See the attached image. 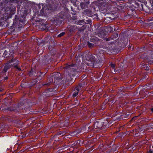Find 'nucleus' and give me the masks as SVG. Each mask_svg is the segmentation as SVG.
<instances>
[{
	"mask_svg": "<svg viewBox=\"0 0 153 153\" xmlns=\"http://www.w3.org/2000/svg\"><path fill=\"white\" fill-rule=\"evenodd\" d=\"M18 60H15L14 59H12L10 61H9V63H6L3 70L1 73H5L7 71L8 69L11 67V65H13L14 67L16 68L18 71H21V68L18 67L17 65H18Z\"/></svg>",
	"mask_w": 153,
	"mask_h": 153,
	"instance_id": "obj_1",
	"label": "nucleus"
},
{
	"mask_svg": "<svg viewBox=\"0 0 153 153\" xmlns=\"http://www.w3.org/2000/svg\"><path fill=\"white\" fill-rule=\"evenodd\" d=\"M85 58L87 62L85 63L84 65L89 66H93L94 61V57L91 56L90 54L88 53L86 54L85 56Z\"/></svg>",
	"mask_w": 153,
	"mask_h": 153,
	"instance_id": "obj_2",
	"label": "nucleus"
},
{
	"mask_svg": "<svg viewBox=\"0 0 153 153\" xmlns=\"http://www.w3.org/2000/svg\"><path fill=\"white\" fill-rule=\"evenodd\" d=\"M46 6V4H43L42 3L38 5V7L39 9L41 8V7H42V9L40 11V14L41 16H45L46 15L45 10H46L47 8L45 7Z\"/></svg>",
	"mask_w": 153,
	"mask_h": 153,
	"instance_id": "obj_3",
	"label": "nucleus"
},
{
	"mask_svg": "<svg viewBox=\"0 0 153 153\" xmlns=\"http://www.w3.org/2000/svg\"><path fill=\"white\" fill-rule=\"evenodd\" d=\"M68 29L70 32H73L75 30L76 27L74 26L69 25L68 27Z\"/></svg>",
	"mask_w": 153,
	"mask_h": 153,
	"instance_id": "obj_4",
	"label": "nucleus"
},
{
	"mask_svg": "<svg viewBox=\"0 0 153 153\" xmlns=\"http://www.w3.org/2000/svg\"><path fill=\"white\" fill-rule=\"evenodd\" d=\"M76 91L74 92L73 94V96L74 97H76L78 95L79 90V89L78 88H76Z\"/></svg>",
	"mask_w": 153,
	"mask_h": 153,
	"instance_id": "obj_5",
	"label": "nucleus"
},
{
	"mask_svg": "<svg viewBox=\"0 0 153 153\" xmlns=\"http://www.w3.org/2000/svg\"><path fill=\"white\" fill-rule=\"evenodd\" d=\"M88 45L89 47H91L93 46V45H94V44H92V43H91L88 42Z\"/></svg>",
	"mask_w": 153,
	"mask_h": 153,
	"instance_id": "obj_6",
	"label": "nucleus"
},
{
	"mask_svg": "<svg viewBox=\"0 0 153 153\" xmlns=\"http://www.w3.org/2000/svg\"><path fill=\"white\" fill-rule=\"evenodd\" d=\"M84 22V20H79V21L77 22V24L80 25L81 23H83Z\"/></svg>",
	"mask_w": 153,
	"mask_h": 153,
	"instance_id": "obj_7",
	"label": "nucleus"
},
{
	"mask_svg": "<svg viewBox=\"0 0 153 153\" xmlns=\"http://www.w3.org/2000/svg\"><path fill=\"white\" fill-rule=\"evenodd\" d=\"M65 33L64 32H62L58 35V36L61 37L63 36L65 34Z\"/></svg>",
	"mask_w": 153,
	"mask_h": 153,
	"instance_id": "obj_8",
	"label": "nucleus"
},
{
	"mask_svg": "<svg viewBox=\"0 0 153 153\" xmlns=\"http://www.w3.org/2000/svg\"><path fill=\"white\" fill-rule=\"evenodd\" d=\"M111 67L112 68H113L114 70H115V69H114V68H115V65L111 63Z\"/></svg>",
	"mask_w": 153,
	"mask_h": 153,
	"instance_id": "obj_9",
	"label": "nucleus"
},
{
	"mask_svg": "<svg viewBox=\"0 0 153 153\" xmlns=\"http://www.w3.org/2000/svg\"><path fill=\"white\" fill-rule=\"evenodd\" d=\"M108 29L110 30V32L112 31L113 28L111 27L110 26L108 27Z\"/></svg>",
	"mask_w": 153,
	"mask_h": 153,
	"instance_id": "obj_10",
	"label": "nucleus"
},
{
	"mask_svg": "<svg viewBox=\"0 0 153 153\" xmlns=\"http://www.w3.org/2000/svg\"><path fill=\"white\" fill-rule=\"evenodd\" d=\"M8 78V77L6 76V77H4V79L5 80H7V79Z\"/></svg>",
	"mask_w": 153,
	"mask_h": 153,
	"instance_id": "obj_11",
	"label": "nucleus"
},
{
	"mask_svg": "<svg viewBox=\"0 0 153 153\" xmlns=\"http://www.w3.org/2000/svg\"><path fill=\"white\" fill-rule=\"evenodd\" d=\"M148 153H152V152L150 150L148 152Z\"/></svg>",
	"mask_w": 153,
	"mask_h": 153,
	"instance_id": "obj_12",
	"label": "nucleus"
},
{
	"mask_svg": "<svg viewBox=\"0 0 153 153\" xmlns=\"http://www.w3.org/2000/svg\"><path fill=\"white\" fill-rule=\"evenodd\" d=\"M151 110L152 112H153V107L151 108Z\"/></svg>",
	"mask_w": 153,
	"mask_h": 153,
	"instance_id": "obj_13",
	"label": "nucleus"
},
{
	"mask_svg": "<svg viewBox=\"0 0 153 153\" xmlns=\"http://www.w3.org/2000/svg\"><path fill=\"white\" fill-rule=\"evenodd\" d=\"M71 66V65H69L68 66V68H70V67ZM67 68H68V66L67 67Z\"/></svg>",
	"mask_w": 153,
	"mask_h": 153,
	"instance_id": "obj_14",
	"label": "nucleus"
},
{
	"mask_svg": "<svg viewBox=\"0 0 153 153\" xmlns=\"http://www.w3.org/2000/svg\"><path fill=\"white\" fill-rule=\"evenodd\" d=\"M149 69V67H147L146 68V69L147 70H148Z\"/></svg>",
	"mask_w": 153,
	"mask_h": 153,
	"instance_id": "obj_15",
	"label": "nucleus"
},
{
	"mask_svg": "<svg viewBox=\"0 0 153 153\" xmlns=\"http://www.w3.org/2000/svg\"><path fill=\"white\" fill-rule=\"evenodd\" d=\"M13 110H14V109H12V110L10 109V111H13Z\"/></svg>",
	"mask_w": 153,
	"mask_h": 153,
	"instance_id": "obj_16",
	"label": "nucleus"
},
{
	"mask_svg": "<svg viewBox=\"0 0 153 153\" xmlns=\"http://www.w3.org/2000/svg\"><path fill=\"white\" fill-rule=\"evenodd\" d=\"M6 51H5V52H4V53H6Z\"/></svg>",
	"mask_w": 153,
	"mask_h": 153,
	"instance_id": "obj_17",
	"label": "nucleus"
},
{
	"mask_svg": "<svg viewBox=\"0 0 153 153\" xmlns=\"http://www.w3.org/2000/svg\"><path fill=\"white\" fill-rule=\"evenodd\" d=\"M0 91H1V90H0Z\"/></svg>",
	"mask_w": 153,
	"mask_h": 153,
	"instance_id": "obj_18",
	"label": "nucleus"
}]
</instances>
